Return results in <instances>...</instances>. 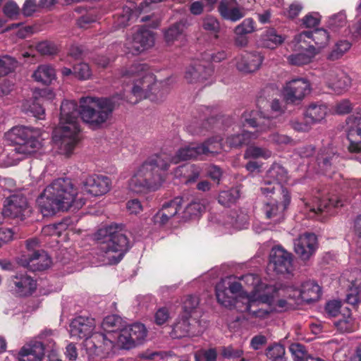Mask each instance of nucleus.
<instances>
[{"label":"nucleus","mask_w":361,"mask_h":361,"mask_svg":"<svg viewBox=\"0 0 361 361\" xmlns=\"http://www.w3.org/2000/svg\"><path fill=\"white\" fill-rule=\"evenodd\" d=\"M200 144L190 145L180 148L173 157L161 152L149 157L130 178L129 188L136 193L156 191L164 182L163 172L166 171L170 163L178 164L182 161L197 159L202 154Z\"/></svg>","instance_id":"obj_1"},{"label":"nucleus","mask_w":361,"mask_h":361,"mask_svg":"<svg viewBox=\"0 0 361 361\" xmlns=\"http://www.w3.org/2000/svg\"><path fill=\"white\" fill-rule=\"evenodd\" d=\"M77 188L68 178H59L51 182L37 200L44 216L54 215L61 210L81 208L85 200L78 197Z\"/></svg>","instance_id":"obj_2"},{"label":"nucleus","mask_w":361,"mask_h":361,"mask_svg":"<svg viewBox=\"0 0 361 361\" xmlns=\"http://www.w3.org/2000/svg\"><path fill=\"white\" fill-rule=\"evenodd\" d=\"M80 105L74 100H64L61 105L59 126L53 131V140L59 145L61 154L69 157L80 140Z\"/></svg>","instance_id":"obj_3"},{"label":"nucleus","mask_w":361,"mask_h":361,"mask_svg":"<svg viewBox=\"0 0 361 361\" xmlns=\"http://www.w3.org/2000/svg\"><path fill=\"white\" fill-rule=\"evenodd\" d=\"M99 250L106 255L111 264H117L131 247L127 231L123 224H112L99 228L95 233Z\"/></svg>","instance_id":"obj_4"},{"label":"nucleus","mask_w":361,"mask_h":361,"mask_svg":"<svg viewBox=\"0 0 361 361\" xmlns=\"http://www.w3.org/2000/svg\"><path fill=\"white\" fill-rule=\"evenodd\" d=\"M148 66L145 63H135L129 67L122 75L123 82H126L127 79L132 78V87L129 90L124 87V93L121 94L123 101L126 100L131 104L138 103L142 99L149 98L152 100L151 94L157 86L154 82V77L152 74L147 73Z\"/></svg>","instance_id":"obj_5"},{"label":"nucleus","mask_w":361,"mask_h":361,"mask_svg":"<svg viewBox=\"0 0 361 361\" xmlns=\"http://www.w3.org/2000/svg\"><path fill=\"white\" fill-rule=\"evenodd\" d=\"M148 66L145 63H135L129 67L122 75L123 82H126L127 79L132 78V87L129 90L124 87V93L121 94L123 101L126 100L131 104L138 103L142 99L149 98L152 100L151 94L157 86L154 82V77L152 74L147 73Z\"/></svg>","instance_id":"obj_6"},{"label":"nucleus","mask_w":361,"mask_h":361,"mask_svg":"<svg viewBox=\"0 0 361 361\" xmlns=\"http://www.w3.org/2000/svg\"><path fill=\"white\" fill-rule=\"evenodd\" d=\"M123 99L121 94L109 97H82L80 99V118L92 128H99L107 121L114 110L121 104Z\"/></svg>","instance_id":"obj_7"},{"label":"nucleus","mask_w":361,"mask_h":361,"mask_svg":"<svg viewBox=\"0 0 361 361\" xmlns=\"http://www.w3.org/2000/svg\"><path fill=\"white\" fill-rule=\"evenodd\" d=\"M37 130L25 126H16L5 133L6 139L16 145L15 151L18 154H31L40 147L37 138Z\"/></svg>","instance_id":"obj_8"},{"label":"nucleus","mask_w":361,"mask_h":361,"mask_svg":"<svg viewBox=\"0 0 361 361\" xmlns=\"http://www.w3.org/2000/svg\"><path fill=\"white\" fill-rule=\"evenodd\" d=\"M287 180L288 172L285 168L279 164H274L267 172L261 191L267 197L276 193H283V190H288L282 184Z\"/></svg>","instance_id":"obj_9"},{"label":"nucleus","mask_w":361,"mask_h":361,"mask_svg":"<svg viewBox=\"0 0 361 361\" xmlns=\"http://www.w3.org/2000/svg\"><path fill=\"white\" fill-rule=\"evenodd\" d=\"M29 212L27 198L22 193L13 194L4 201L2 214L5 218L23 221Z\"/></svg>","instance_id":"obj_10"},{"label":"nucleus","mask_w":361,"mask_h":361,"mask_svg":"<svg viewBox=\"0 0 361 361\" xmlns=\"http://www.w3.org/2000/svg\"><path fill=\"white\" fill-rule=\"evenodd\" d=\"M293 257L282 246H274L269 254L268 269L277 274H289L293 270Z\"/></svg>","instance_id":"obj_11"},{"label":"nucleus","mask_w":361,"mask_h":361,"mask_svg":"<svg viewBox=\"0 0 361 361\" xmlns=\"http://www.w3.org/2000/svg\"><path fill=\"white\" fill-rule=\"evenodd\" d=\"M147 334L144 324L135 323L121 329L118 333L117 339L123 348L130 349L142 343Z\"/></svg>","instance_id":"obj_12"},{"label":"nucleus","mask_w":361,"mask_h":361,"mask_svg":"<svg viewBox=\"0 0 361 361\" xmlns=\"http://www.w3.org/2000/svg\"><path fill=\"white\" fill-rule=\"evenodd\" d=\"M7 288L16 297H27L36 290V281L25 273L11 276L7 279Z\"/></svg>","instance_id":"obj_13"},{"label":"nucleus","mask_w":361,"mask_h":361,"mask_svg":"<svg viewBox=\"0 0 361 361\" xmlns=\"http://www.w3.org/2000/svg\"><path fill=\"white\" fill-rule=\"evenodd\" d=\"M85 347L89 356L104 357L114 347V342L103 333L95 332L85 341Z\"/></svg>","instance_id":"obj_14"},{"label":"nucleus","mask_w":361,"mask_h":361,"mask_svg":"<svg viewBox=\"0 0 361 361\" xmlns=\"http://www.w3.org/2000/svg\"><path fill=\"white\" fill-rule=\"evenodd\" d=\"M341 160L340 154L333 149L329 147L321 149L316 157L319 173L325 176H331L338 169Z\"/></svg>","instance_id":"obj_15"},{"label":"nucleus","mask_w":361,"mask_h":361,"mask_svg":"<svg viewBox=\"0 0 361 361\" xmlns=\"http://www.w3.org/2000/svg\"><path fill=\"white\" fill-rule=\"evenodd\" d=\"M309 80L305 78H295L286 82L283 97L287 104H298L310 92Z\"/></svg>","instance_id":"obj_16"},{"label":"nucleus","mask_w":361,"mask_h":361,"mask_svg":"<svg viewBox=\"0 0 361 361\" xmlns=\"http://www.w3.org/2000/svg\"><path fill=\"white\" fill-rule=\"evenodd\" d=\"M214 74L213 66L207 62L194 61L186 68L185 79L188 83H205L211 84L213 80L212 76Z\"/></svg>","instance_id":"obj_17"},{"label":"nucleus","mask_w":361,"mask_h":361,"mask_svg":"<svg viewBox=\"0 0 361 361\" xmlns=\"http://www.w3.org/2000/svg\"><path fill=\"white\" fill-rule=\"evenodd\" d=\"M278 199L271 198L263 207L266 218L268 219L276 218V221L283 219V212L290 202V195L288 190H283V193H278ZM272 197V195L270 197Z\"/></svg>","instance_id":"obj_18"},{"label":"nucleus","mask_w":361,"mask_h":361,"mask_svg":"<svg viewBox=\"0 0 361 361\" xmlns=\"http://www.w3.org/2000/svg\"><path fill=\"white\" fill-rule=\"evenodd\" d=\"M324 80L327 87L337 94L345 92L351 85L350 78L337 68L326 72Z\"/></svg>","instance_id":"obj_19"},{"label":"nucleus","mask_w":361,"mask_h":361,"mask_svg":"<svg viewBox=\"0 0 361 361\" xmlns=\"http://www.w3.org/2000/svg\"><path fill=\"white\" fill-rule=\"evenodd\" d=\"M200 326V321L197 317H190L187 314H181L179 319L173 324L171 336L173 338H182L195 335Z\"/></svg>","instance_id":"obj_20"},{"label":"nucleus","mask_w":361,"mask_h":361,"mask_svg":"<svg viewBox=\"0 0 361 361\" xmlns=\"http://www.w3.org/2000/svg\"><path fill=\"white\" fill-rule=\"evenodd\" d=\"M111 187V179L102 175L93 174L82 181L84 191L93 196H101L108 192Z\"/></svg>","instance_id":"obj_21"},{"label":"nucleus","mask_w":361,"mask_h":361,"mask_svg":"<svg viewBox=\"0 0 361 361\" xmlns=\"http://www.w3.org/2000/svg\"><path fill=\"white\" fill-rule=\"evenodd\" d=\"M95 328V320L90 317L78 316L70 324V334L72 338L85 340L92 334Z\"/></svg>","instance_id":"obj_22"},{"label":"nucleus","mask_w":361,"mask_h":361,"mask_svg":"<svg viewBox=\"0 0 361 361\" xmlns=\"http://www.w3.org/2000/svg\"><path fill=\"white\" fill-rule=\"evenodd\" d=\"M152 32L144 27L140 28L133 35L130 44L127 47L128 52L137 55L154 44Z\"/></svg>","instance_id":"obj_23"},{"label":"nucleus","mask_w":361,"mask_h":361,"mask_svg":"<svg viewBox=\"0 0 361 361\" xmlns=\"http://www.w3.org/2000/svg\"><path fill=\"white\" fill-rule=\"evenodd\" d=\"M317 247V238L314 233H305L295 243V252L303 261L308 260Z\"/></svg>","instance_id":"obj_24"},{"label":"nucleus","mask_w":361,"mask_h":361,"mask_svg":"<svg viewBox=\"0 0 361 361\" xmlns=\"http://www.w3.org/2000/svg\"><path fill=\"white\" fill-rule=\"evenodd\" d=\"M217 11L223 20L233 23L240 20L245 15L243 8L238 6L237 0H220Z\"/></svg>","instance_id":"obj_25"},{"label":"nucleus","mask_w":361,"mask_h":361,"mask_svg":"<svg viewBox=\"0 0 361 361\" xmlns=\"http://www.w3.org/2000/svg\"><path fill=\"white\" fill-rule=\"evenodd\" d=\"M23 257L22 264L32 271L47 269L51 264V257L43 250L27 253Z\"/></svg>","instance_id":"obj_26"},{"label":"nucleus","mask_w":361,"mask_h":361,"mask_svg":"<svg viewBox=\"0 0 361 361\" xmlns=\"http://www.w3.org/2000/svg\"><path fill=\"white\" fill-rule=\"evenodd\" d=\"M237 69L243 73H252L260 67L264 56L258 51L245 52L236 59Z\"/></svg>","instance_id":"obj_27"},{"label":"nucleus","mask_w":361,"mask_h":361,"mask_svg":"<svg viewBox=\"0 0 361 361\" xmlns=\"http://www.w3.org/2000/svg\"><path fill=\"white\" fill-rule=\"evenodd\" d=\"M273 294H259L257 299H249L245 305V310L255 317H265L269 314L267 310H264L260 305L264 304L271 305L274 302Z\"/></svg>","instance_id":"obj_28"},{"label":"nucleus","mask_w":361,"mask_h":361,"mask_svg":"<svg viewBox=\"0 0 361 361\" xmlns=\"http://www.w3.org/2000/svg\"><path fill=\"white\" fill-rule=\"evenodd\" d=\"M181 200L180 197H176L165 202L161 209L154 216V222L159 225L166 224L169 219L176 215L181 209Z\"/></svg>","instance_id":"obj_29"},{"label":"nucleus","mask_w":361,"mask_h":361,"mask_svg":"<svg viewBox=\"0 0 361 361\" xmlns=\"http://www.w3.org/2000/svg\"><path fill=\"white\" fill-rule=\"evenodd\" d=\"M244 118L243 125L250 127L257 128L259 130H265L273 126L272 120L269 116L263 114L262 112L252 111L250 113L245 111L243 114Z\"/></svg>","instance_id":"obj_30"},{"label":"nucleus","mask_w":361,"mask_h":361,"mask_svg":"<svg viewBox=\"0 0 361 361\" xmlns=\"http://www.w3.org/2000/svg\"><path fill=\"white\" fill-rule=\"evenodd\" d=\"M341 200L336 195H328L319 199L316 207L310 209V212L315 214H322L323 213H331V210L335 208L342 207Z\"/></svg>","instance_id":"obj_31"},{"label":"nucleus","mask_w":361,"mask_h":361,"mask_svg":"<svg viewBox=\"0 0 361 361\" xmlns=\"http://www.w3.org/2000/svg\"><path fill=\"white\" fill-rule=\"evenodd\" d=\"M285 40V37L279 34L273 27H269L263 31L259 37V44L261 47L274 49L281 45Z\"/></svg>","instance_id":"obj_32"},{"label":"nucleus","mask_w":361,"mask_h":361,"mask_svg":"<svg viewBox=\"0 0 361 361\" xmlns=\"http://www.w3.org/2000/svg\"><path fill=\"white\" fill-rule=\"evenodd\" d=\"M321 288L314 281H307L301 285L299 295L307 303L317 301L321 296Z\"/></svg>","instance_id":"obj_33"},{"label":"nucleus","mask_w":361,"mask_h":361,"mask_svg":"<svg viewBox=\"0 0 361 361\" xmlns=\"http://www.w3.org/2000/svg\"><path fill=\"white\" fill-rule=\"evenodd\" d=\"M44 354L40 344L35 343L24 345L18 353L19 361H41Z\"/></svg>","instance_id":"obj_34"},{"label":"nucleus","mask_w":361,"mask_h":361,"mask_svg":"<svg viewBox=\"0 0 361 361\" xmlns=\"http://www.w3.org/2000/svg\"><path fill=\"white\" fill-rule=\"evenodd\" d=\"M188 26V20L184 18L172 24L164 32L166 42L167 43H172L176 40L181 39L185 35V30Z\"/></svg>","instance_id":"obj_35"},{"label":"nucleus","mask_w":361,"mask_h":361,"mask_svg":"<svg viewBox=\"0 0 361 361\" xmlns=\"http://www.w3.org/2000/svg\"><path fill=\"white\" fill-rule=\"evenodd\" d=\"M347 139L349 141L348 150L350 153H361V118L355 128L351 127L348 131Z\"/></svg>","instance_id":"obj_36"},{"label":"nucleus","mask_w":361,"mask_h":361,"mask_svg":"<svg viewBox=\"0 0 361 361\" xmlns=\"http://www.w3.org/2000/svg\"><path fill=\"white\" fill-rule=\"evenodd\" d=\"M32 77L36 82L49 85L56 78V71L50 65H39L33 72Z\"/></svg>","instance_id":"obj_37"},{"label":"nucleus","mask_w":361,"mask_h":361,"mask_svg":"<svg viewBox=\"0 0 361 361\" xmlns=\"http://www.w3.org/2000/svg\"><path fill=\"white\" fill-rule=\"evenodd\" d=\"M327 114V107L323 104L313 103L307 109L305 116L310 123L321 122Z\"/></svg>","instance_id":"obj_38"},{"label":"nucleus","mask_w":361,"mask_h":361,"mask_svg":"<svg viewBox=\"0 0 361 361\" xmlns=\"http://www.w3.org/2000/svg\"><path fill=\"white\" fill-rule=\"evenodd\" d=\"M257 137L255 133L244 130L242 133L227 137L225 143L230 148H238L243 145H247L252 140L256 139Z\"/></svg>","instance_id":"obj_39"},{"label":"nucleus","mask_w":361,"mask_h":361,"mask_svg":"<svg viewBox=\"0 0 361 361\" xmlns=\"http://www.w3.org/2000/svg\"><path fill=\"white\" fill-rule=\"evenodd\" d=\"M200 168L195 164H185L179 166L176 171V176H182L185 178V183L195 182L200 176Z\"/></svg>","instance_id":"obj_40"},{"label":"nucleus","mask_w":361,"mask_h":361,"mask_svg":"<svg viewBox=\"0 0 361 361\" xmlns=\"http://www.w3.org/2000/svg\"><path fill=\"white\" fill-rule=\"evenodd\" d=\"M300 39H312L318 48L324 47L329 39L328 32L323 28H317L313 31H303L300 35Z\"/></svg>","instance_id":"obj_41"},{"label":"nucleus","mask_w":361,"mask_h":361,"mask_svg":"<svg viewBox=\"0 0 361 361\" xmlns=\"http://www.w3.org/2000/svg\"><path fill=\"white\" fill-rule=\"evenodd\" d=\"M334 324L337 330L341 333L353 332L357 329V324L350 316L349 311H348L347 315L345 314H341Z\"/></svg>","instance_id":"obj_42"},{"label":"nucleus","mask_w":361,"mask_h":361,"mask_svg":"<svg viewBox=\"0 0 361 361\" xmlns=\"http://www.w3.org/2000/svg\"><path fill=\"white\" fill-rule=\"evenodd\" d=\"M202 27L207 33L214 36V39L219 38L221 26L216 17L212 15H207L202 18Z\"/></svg>","instance_id":"obj_43"},{"label":"nucleus","mask_w":361,"mask_h":361,"mask_svg":"<svg viewBox=\"0 0 361 361\" xmlns=\"http://www.w3.org/2000/svg\"><path fill=\"white\" fill-rule=\"evenodd\" d=\"M74 11L77 13L82 14L77 20V25L80 28L87 29L92 23L97 21V16L94 15L92 10L87 11L85 8L77 6Z\"/></svg>","instance_id":"obj_44"},{"label":"nucleus","mask_w":361,"mask_h":361,"mask_svg":"<svg viewBox=\"0 0 361 361\" xmlns=\"http://www.w3.org/2000/svg\"><path fill=\"white\" fill-rule=\"evenodd\" d=\"M222 138L220 136H215L207 139L200 144L203 148L202 154H216L224 147Z\"/></svg>","instance_id":"obj_45"},{"label":"nucleus","mask_w":361,"mask_h":361,"mask_svg":"<svg viewBox=\"0 0 361 361\" xmlns=\"http://www.w3.org/2000/svg\"><path fill=\"white\" fill-rule=\"evenodd\" d=\"M266 355L271 361H286L285 348L280 343L269 345L266 349Z\"/></svg>","instance_id":"obj_46"},{"label":"nucleus","mask_w":361,"mask_h":361,"mask_svg":"<svg viewBox=\"0 0 361 361\" xmlns=\"http://www.w3.org/2000/svg\"><path fill=\"white\" fill-rule=\"evenodd\" d=\"M39 341H35V344H40L42 348V353L45 351H52L55 347V342L53 338V331L46 330L39 335Z\"/></svg>","instance_id":"obj_47"},{"label":"nucleus","mask_w":361,"mask_h":361,"mask_svg":"<svg viewBox=\"0 0 361 361\" xmlns=\"http://www.w3.org/2000/svg\"><path fill=\"white\" fill-rule=\"evenodd\" d=\"M240 197V192L236 188L221 191L218 196V202L224 207H230Z\"/></svg>","instance_id":"obj_48"},{"label":"nucleus","mask_w":361,"mask_h":361,"mask_svg":"<svg viewBox=\"0 0 361 361\" xmlns=\"http://www.w3.org/2000/svg\"><path fill=\"white\" fill-rule=\"evenodd\" d=\"M121 326V318L115 314L106 317L102 323V329L108 334L120 331Z\"/></svg>","instance_id":"obj_49"},{"label":"nucleus","mask_w":361,"mask_h":361,"mask_svg":"<svg viewBox=\"0 0 361 361\" xmlns=\"http://www.w3.org/2000/svg\"><path fill=\"white\" fill-rule=\"evenodd\" d=\"M351 46V43L348 40L338 41L329 54L327 59L331 61L339 59L350 49Z\"/></svg>","instance_id":"obj_50"},{"label":"nucleus","mask_w":361,"mask_h":361,"mask_svg":"<svg viewBox=\"0 0 361 361\" xmlns=\"http://www.w3.org/2000/svg\"><path fill=\"white\" fill-rule=\"evenodd\" d=\"M200 300L198 297L192 295H187L183 304V314H187L190 317H198L197 315L195 316L197 313V308L198 307Z\"/></svg>","instance_id":"obj_51"},{"label":"nucleus","mask_w":361,"mask_h":361,"mask_svg":"<svg viewBox=\"0 0 361 361\" xmlns=\"http://www.w3.org/2000/svg\"><path fill=\"white\" fill-rule=\"evenodd\" d=\"M18 62L13 57L8 55L0 56V77L5 76L15 71Z\"/></svg>","instance_id":"obj_52"},{"label":"nucleus","mask_w":361,"mask_h":361,"mask_svg":"<svg viewBox=\"0 0 361 361\" xmlns=\"http://www.w3.org/2000/svg\"><path fill=\"white\" fill-rule=\"evenodd\" d=\"M27 113H30L33 116L39 119L44 115V109L42 106V98H35L32 101L24 105Z\"/></svg>","instance_id":"obj_53"},{"label":"nucleus","mask_w":361,"mask_h":361,"mask_svg":"<svg viewBox=\"0 0 361 361\" xmlns=\"http://www.w3.org/2000/svg\"><path fill=\"white\" fill-rule=\"evenodd\" d=\"M205 210V205L199 201H192L185 208L183 218L188 219L198 216Z\"/></svg>","instance_id":"obj_54"},{"label":"nucleus","mask_w":361,"mask_h":361,"mask_svg":"<svg viewBox=\"0 0 361 361\" xmlns=\"http://www.w3.org/2000/svg\"><path fill=\"white\" fill-rule=\"evenodd\" d=\"M271 152L262 147H256L254 145H250L246 149L244 153L245 159H258L264 158L268 159L271 157Z\"/></svg>","instance_id":"obj_55"},{"label":"nucleus","mask_w":361,"mask_h":361,"mask_svg":"<svg viewBox=\"0 0 361 361\" xmlns=\"http://www.w3.org/2000/svg\"><path fill=\"white\" fill-rule=\"evenodd\" d=\"M346 302L355 307L361 302V286L357 284V281L352 283L346 295Z\"/></svg>","instance_id":"obj_56"},{"label":"nucleus","mask_w":361,"mask_h":361,"mask_svg":"<svg viewBox=\"0 0 361 361\" xmlns=\"http://www.w3.org/2000/svg\"><path fill=\"white\" fill-rule=\"evenodd\" d=\"M220 355L225 359L234 360L240 358V361H246L245 358L243 357V349L240 348H234L232 345L223 346L221 348Z\"/></svg>","instance_id":"obj_57"},{"label":"nucleus","mask_w":361,"mask_h":361,"mask_svg":"<svg viewBox=\"0 0 361 361\" xmlns=\"http://www.w3.org/2000/svg\"><path fill=\"white\" fill-rule=\"evenodd\" d=\"M255 30L256 23L255 20L251 18H247L235 27L233 32L235 35H247L254 32Z\"/></svg>","instance_id":"obj_58"},{"label":"nucleus","mask_w":361,"mask_h":361,"mask_svg":"<svg viewBox=\"0 0 361 361\" xmlns=\"http://www.w3.org/2000/svg\"><path fill=\"white\" fill-rule=\"evenodd\" d=\"M216 296L218 302L226 307H231L234 305L233 298L228 295V290L221 288V286H216Z\"/></svg>","instance_id":"obj_59"},{"label":"nucleus","mask_w":361,"mask_h":361,"mask_svg":"<svg viewBox=\"0 0 361 361\" xmlns=\"http://www.w3.org/2000/svg\"><path fill=\"white\" fill-rule=\"evenodd\" d=\"M293 360L295 361H303L310 355L307 354L305 346L299 343H293L289 346Z\"/></svg>","instance_id":"obj_60"},{"label":"nucleus","mask_w":361,"mask_h":361,"mask_svg":"<svg viewBox=\"0 0 361 361\" xmlns=\"http://www.w3.org/2000/svg\"><path fill=\"white\" fill-rule=\"evenodd\" d=\"M4 14L11 20L18 19L20 10L18 4L13 1H8L3 7Z\"/></svg>","instance_id":"obj_61"},{"label":"nucleus","mask_w":361,"mask_h":361,"mask_svg":"<svg viewBox=\"0 0 361 361\" xmlns=\"http://www.w3.org/2000/svg\"><path fill=\"white\" fill-rule=\"evenodd\" d=\"M73 75L80 80H87L92 72L87 63H79L73 66Z\"/></svg>","instance_id":"obj_62"},{"label":"nucleus","mask_w":361,"mask_h":361,"mask_svg":"<svg viewBox=\"0 0 361 361\" xmlns=\"http://www.w3.org/2000/svg\"><path fill=\"white\" fill-rule=\"evenodd\" d=\"M312 58L313 56L309 54L299 53L290 55L288 58V61L291 65L300 66L312 62Z\"/></svg>","instance_id":"obj_63"},{"label":"nucleus","mask_w":361,"mask_h":361,"mask_svg":"<svg viewBox=\"0 0 361 361\" xmlns=\"http://www.w3.org/2000/svg\"><path fill=\"white\" fill-rule=\"evenodd\" d=\"M37 51L42 55L51 56L57 53L58 49L56 45L49 41H42L36 45Z\"/></svg>","instance_id":"obj_64"}]
</instances>
